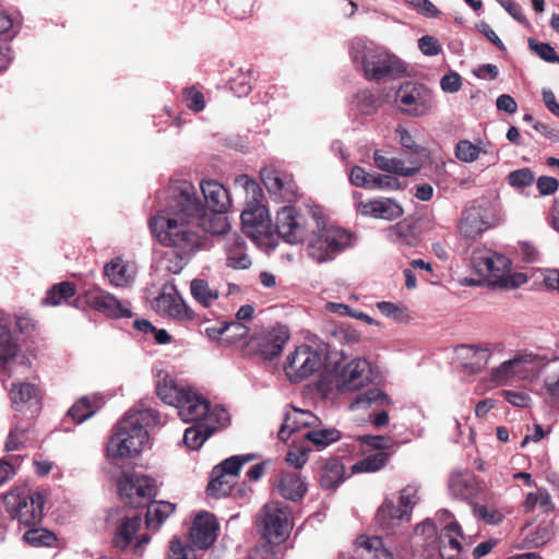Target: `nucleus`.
<instances>
[{
	"label": "nucleus",
	"mask_w": 559,
	"mask_h": 559,
	"mask_svg": "<svg viewBox=\"0 0 559 559\" xmlns=\"http://www.w3.org/2000/svg\"><path fill=\"white\" fill-rule=\"evenodd\" d=\"M226 264L236 270H245L251 265V259L246 253V242L237 233L225 236Z\"/></svg>",
	"instance_id": "obj_29"
},
{
	"label": "nucleus",
	"mask_w": 559,
	"mask_h": 559,
	"mask_svg": "<svg viewBox=\"0 0 559 559\" xmlns=\"http://www.w3.org/2000/svg\"><path fill=\"white\" fill-rule=\"evenodd\" d=\"M254 459L253 454L234 455L224 460L219 465L213 469H221V474L227 477L236 478L239 474L241 466Z\"/></svg>",
	"instance_id": "obj_50"
},
{
	"label": "nucleus",
	"mask_w": 559,
	"mask_h": 559,
	"mask_svg": "<svg viewBox=\"0 0 559 559\" xmlns=\"http://www.w3.org/2000/svg\"><path fill=\"white\" fill-rule=\"evenodd\" d=\"M390 454L386 452H377L369 454L357 461L352 469L353 473H376L382 469L389 462Z\"/></svg>",
	"instance_id": "obj_45"
},
{
	"label": "nucleus",
	"mask_w": 559,
	"mask_h": 559,
	"mask_svg": "<svg viewBox=\"0 0 559 559\" xmlns=\"http://www.w3.org/2000/svg\"><path fill=\"white\" fill-rule=\"evenodd\" d=\"M343 467L336 463L326 466L320 476V486L324 489H335L343 481Z\"/></svg>",
	"instance_id": "obj_55"
},
{
	"label": "nucleus",
	"mask_w": 559,
	"mask_h": 559,
	"mask_svg": "<svg viewBox=\"0 0 559 559\" xmlns=\"http://www.w3.org/2000/svg\"><path fill=\"white\" fill-rule=\"evenodd\" d=\"M418 48L420 51L429 57H433L440 53L441 46L439 41L429 35H425L418 39Z\"/></svg>",
	"instance_id": "obj_64"
},
{
	"label": "nucleus",
	"mask_w": 559,
	"mask_h": 559,
	"mask_svg": "<svg viewBox=\"0 0 559 559\" xmlns=\"http://www.w3.org/2000/svg\"><path fill=\"white\" fill-rule=\"evenodd\" d=\"M166 204L159 212L175 219L179 230L191 231L198 239V249L203 246L200 230L223 235L229 228L226 212L207 211L195 187L186 180L171 182L166 191Z\"/></svg>",
	"instance_id": "obj_1"
},
{
	"label": "nucleus",
	"mask_w": 559,
	"mask_h": 559,
	"mask_svg": "<svg viewBox=\"0 0 559 559\" xmlns=\"http://www.w3.org/2000/svg\"><path fill=\"white\" fill-rule=\"evenodd\" d=\"M189 386L179 385L169 374L162 376L155 385L157 396L166 404L175 406Z\"/></svg>",
	"instance_id": "obj_39"
},
{
	"label": "nucleus",
	"mask_w": 559,
	"mask_h": 559,
	"mask_svg": "<svg viewBox=\"0 0 559 559\" xmlns=\"http://www.w3.org/2000/svg\"><path fill=\"white\" fill-rule=\"evenodd\" d=\"M395 134L399 138L400 144L415 156L412 159L419 160V157L427 155V150L417 144L414 136L404 127L399 126L395 129Z\"/></svg>",
	"instance_id": "obj_52"
},
{
	"label": "nucleus",
	"mask_w": 559,
	"mask_h": 559,
	"mask_svg": "<svg viewBox=\"0 0 559 559\" xmlns=\"http://www.w3.org/2000/svg\"><path fill=\"white\" fill-rule=\"evenodd\" d=\"M358 547L364 548L369 559H393L392 554L384 547L378 536H359L356 540Z\"/></svg>",
	"instance_id": "obj_47"
},
{
	"label": "nucleus",
	"mask_w": 559,
	"mask_h": 559,
	"mask_svg": "<svg viewBox=\"0 0 559 559\" xmlns=\"http://www.w3.org/2000/svg\"><path fill=\"white\" fill-rule=\"evenodd\" d=\"M23 538L28 545L33 547H50L55 544L57 539L53 533L43 527L29 528L28 531L25 532Z\"/></svg>",
	"instance_id": "obj_51"
},
{
	"label": "nucleus",
	"mask_w": 559,
	"mask_h": 559,
	"mask_svg": "<svg viewBox=\"0 0 559 559\" xmlns=\"http://www.w3.org/2000/svg\"><path fill=\"white\" fill-rule=\"evenodd\" d=\"M508 183L514 189H524L533 185L535 181V174L531 168L524 167L511 171L508 175Z\"/></svg>",
	"instance_id": "obj_54"
},
{
	"label": "nucleus",
	"mask_w": 559,
	"mask_h": 559,
	"mask_svg": "<svg viewBox=\"0 0 559 559\" xmlns=\"http://www.w3.org/2000/svg\"><path fill=\"white\" fill-rule=\"evenodd\" d=\"M275 230L287 243H301L307 236V218L293 205L283 206L275 216Z\"/></svg>",
	"instance_id": "obj_13"
},
{
	"label": "nucleus",
	"mask_w": 559,
	"mask_h": 559,
	"mask_svg": "<svg viewBox=\"0 0 559 559\" xmlns=\"http://www.w3.org/2000/svg\"><path fill=\"white\" fill-rule=\"evenodd\" d=\"M167 559H197V555L191 545L179 538H173L169 544Z\"/></svg>",
	"instance_id": "obj_56"
},
{
	"label": "nucleus",
	"mask_w": 559,
	"mask_h": 559,
	"mask_svg": "<svg viewBox=\"0 0 559 559\" xmlns=\"http://www.w3.org/2000/svg\"><path fill=\"white\" fill-rule=\"evenodd\" d=\"M448 486L451 495L461 500L475 498L479 491L476 476L467 471L453 472Z\"/></svg>",
	"instance_id": "obj_30"
},
{
	"label": "nucleus",
	"mask_w": 559,
	"mask_h": 559,
	"mask_svg": "<svg viewBox=\"0 0 559 559\" xmlns=\"http://www.w3.org/2000/svg\"><path fill=\"white\" fill-rule=\"evenodd\" d=\"M289 340V331L286 325L276 324L263 331L258 337V347L261 355L272 360L277 357Z\"/></svg>",
	"instance_id": "obj_24"
},
{
	"label": "nucleus",
	"mask_w": 559,
	"mask_h": 559,
	"mask_svg": "<svg viewBox=\"0 0 559 559\" xmlns=\"http://www.w3.org/2000/svg\"><path fill=\"white\" fill-rule=\"evenodd\" d=\"M104 274L111 285L123 287L133 281L134 270L128 262L116 259L105 265Z\"/></svg>",
	"instance_id": "obj_37"
},
{
	"label": "nucleus",
	"mask_w": 559,
	"mask_h": 559,
	"mask_svg": "<svg viewBox=\"0 0 559 559\" xmlns=\"http://www.w3.org/2000/svg\"><path fill=\"white\" fill-rule=\"evenodd\" d=\"M485 152L486 151L481 146L474 144L468 140H461L455 145V156L464 163L475 162L479 157L480 153Z\"/></svg>",
	"instance_id": "obj_53"
},
{
	"label": "nucleus",
	"mask_w": 559,
	"mask_h": 559,
	"mask_svg": "<svg viewBox=\"0 0 559 559\" xmlns=\"http://www.w3.org/2000/svg\"><path fill=\"white\" fill-rule=\"evenodd\" d=\"M103 405L104 400L99 395L83 396L69 408L67 415L79 425L91 418Z\"/></svg>",
	"instance_id": "obj_36"
},
{
	"label": "nucleus",
	"mask_w": 559,
	"mask_h": 559,
	"mask_svg": "<svg viewBox=\"0 0 559 559\" xmlns=\"http://www.w3.org/2000/svg\"><path fill=\"white\" fill-rule=\"evenodd\" d=\"M178 416L185 423H202L207 421V417L218 407L211 406L210 402L190 388L186 390L185 394L181 395L180 400L176 403Z\"/></svg>",
	"instance_id": "obj_17"
},
{
	"label": "nucleus",
	"mask_w": 559,
	"mask_h": 559,
	"mask_svg": "<svg viewBox=\"0 0 559 559\" xmlns=\"http://www.w3.org/2000/svg\"><path fill=\"white\" fill-rule=\"evenodd\" d=\"M322 365L321 355L310 346L297 347L284 366L286 376L292 382H299L313 374Z\"/></svg>",
	"instance_id": "obj_15"
},
{
	"label": "nucleus",
	"mask_w": 559,
	"mask_h": 559,
	"mask_svg": "<svg viewBox=\"0 0 559 559\" xmlns=\"http://www.w3.org/2000/svg\"><path fill=\"white\" fill-rule=\"evenodd\" d=\"M386 236L390 241L397 245L413 247L417 242L415 228L406 222L390 226L386 230Z\"/></svg>",
	"instance_id": "obj_43"
},
{
	"label": "nucleus",
	"mask_w": 559,
	"mask_h": 559,
	"mask_svg": "<svg viewBox=\"0 0 559 559\" xmlns=\"http://www.w3.org/2000/svg\"><path fill=\"white\" fill-rule=\"evenodd\" d=\"M371 366L367 359H353L342 371L338 389L342 392L357 391L371 381Z\"/></svg>",
	"instance_id": "obj_21"
},
{
	"label": "nucleus",
	"mask_w": 559,
	"mask_h": 559,
	"mask_svg": "<svg viewBox=\"0 0 559 559\" xmlns=\"http://www.w3.org/2000/svg\"><path fill=\"white\" fill-rule=\"evenodd\" d=\"M544 373V389L547 400L556 407H559V357L554 356L546 362H542Z\"/></svg>",
	"instance_id": "obj_34"
},
{
	"label": "nucleus",
	"mask_w": 559,
	"mask_h": 559,
	"mask_svg": "<svg viewBox=\"0 0 559 559\" xmlns=\"http://www.w3.org/2000/svg\"><path fill=\"white\" fill-rule=\"evenodd\" d=\"M543 359L533 354L518 355L501 362L491 371V381L498 385L506 384L512 379H527L540 368Z\"/></svg>",
	"instance_id": "obj_12"
},
{
	"label": "nucleus",
	"mask_w": 559,
	"mask_h": 559,
	"mask_svg": "<svg viewBox=\"0 0 559 559\" xmlns=\"http://www.w3.org/2000/svg\"><path fill=\"white\" fill-rule=\"evenodd\" d=\"M309 452L310 450L304 447L289 450L286 462L295 468H301L308 461Z\"/></svg>",
	"instance_id": "obj_63"
},
{
	"label": "nucleus",
	"mask_w": 559,
	"mask_h": 559,
	"mask_svg": "<svg viewBox=\"0 0 559 559\" xmlns=\"http://www.w3.org/2000/svg\"><path fill=\"white\" fill-rule=\"evenodd\" d=\"M371 178L372 174L367 173L360 166H354L349 173V181L352 185L365 189H370L371 187Z\"/></svg>",
	"instance_id": "obj_62"
},
{
	"label": "nucleus",
	"mask_w": 559,
	"mask_h": 559,
	"mask_svg": "<svg viewBox=\"0 0 559 559\" xmlns=\"http://www.w3.org/2000/svg\"><path fill=\"white\" fill-rule=\"evenodd\" d=\"M141 525L142 520L140 516L124 519L118 526L112 538L115 547L119 549H127L128 547H131L133 554H141L143 546L150 543V536L147 534L136 536Z\"/></svg>",
	"instance_id": "obj_19"
},
{
	"label": "nucleus",
	"mask_w": 559,
	"mask_h": 559,
	"mask_svg": "<svg viewBox=\"0 0 559 559\" xmlns=\"http://www.w3.org/2000/svg\"><path fill=\"white\" fill-rule=\"evenodd\" d=\"M528 47L533 50L538 57L547 62H558L559 56L555 51L554 47L546 43H538L533 38L528 39Z\"/></svg>",
	"instance_id": "obj_57"
},
{
	"label": "nucleus",
	"mask_w": 559,
	"mask_h": 559,
	"mask_svg": "<svg viewBox=\"0 0 559 559\" xmlns=\"http://www.w3.org/2000/svg\"><path fill=\"white\" fill-rule=\"evenodd\" d=\"M395 103L402 114L411 117L427 115L433 105L430 91L423 84L407 82L395 93Z\"/></svg>",
	"instance_id": "obj_11"
},
{
	"label": "nucleus",
	"mask_w": 559,
	"mask_h": 559,
	"mask_svg": "<svg viewBox=\"0 0 559 559\" xmlns=\"http://www.w3.org/2000/svg\"><path fill=\"white\" fill-rule=\"evenodd\" d=\"M200 189L207 211L226 212L230 205L227 190L216 180H202Z\"/></svg>",
	"instance_id": "obj_27"
},
{
	"label": "nucleus",
	"mask_w": 559,
	"mask_h": 559,
	"mask_svg": "<svg viewBox=\"0 0 559 559\" xmlns=\"http://www.w3.org/2000/svg\"><path fill=\"white\" fill-rule=\"evenodd\" d=\"M373 162L380 170L402 177H411L415 175L421 166L420 160L417 159H409L411 165L407 166L403 159L389 157L380 150L374 151Z\"/></svg>",
	"instance_id": "obj_31"
},
{
	"label": "nucleus",
	"mask_w": 559,
	"mask_h": 559,
	"mask_svg": "<svg viewBox=\"0 0 559 559\" xmlns=\"http://www.w3.org/2000/svg\"><path fill=\"white\" fill-rule=\"evenodd\" d=\"M376 519L383 530L390 531L402 522H409L411 515L400 503L395 504L393 500L385 499L379 507Z\"/></svg>",
	"instance_id": "obj_32"
},
{
	"label": "nucleus",
	"mask_w": 559,
	"mask_h": 559,
	"mask_svg": "<svg viewBox=\"0 0 559 559\" xmlns=\"http://www.w3.org/2000/svg\"><path fill=\"white\" fill-rule=\"evenodd\" d=\"M153 307L160 316L177 321L187 322L193 319V311L171 283L163 285L159 295L154 299Z\"/></svg>",
	"instance_id": "obj_14"
},
{
	"label": "nucleus",
	"mask_w": 559,
	"mask_h": 559,
	"mask_svg": "<svg viewBox=\"0 0 559 559\" xmlns=\"http://www.w3.org/2000/svg\"><path fill=\"white\" fill-rule=\"evenodd\" d=\"M462 536V530L457 522L453 521L445 526V534L440 539V556L442 559H459L462 554V544L457 539Z\"/></svg>",
	"instance_id": "obj_35"
},
{
	"label": "nucleus",
	"mask_w": 559,
	"mask_h": 559,
	"mask_svg": "<svg viewBox=\"0 0 559 559\" xmlns=\"http://www.w3.org/2000/svg\"><path fill=\"white\" fill-rule=\"evenodd\" d=\"M118 489L121 500L132 507L145 506L157 493L154 478L142 473H126L118 479Z\"/></svg>",
	"instance_id": "obj_9"
},
{
	"label": "nucleus",
	"mask_w": 559,
	"mask_h": 559,
	"mask_svg": "<svg viewBox=\"0 0 559 559\" xmlns=\"http://www.w3.org/2000/svg\"><path fill=\"white\" fill-rule=\"evenodd\" d=\"M74 294L75 287L72 283L61 282L47 290L43 304L46 306H59L74 296Z\"/></svg>",
	"instance_id": "obj_48"
},
{
	"label": "nucleus",
	"mask_w": 559,
	"mask_h": 559,
	"mask_svg": "<svg viewBox=\"0 0 559 559\" xmlns=\"http://www.w3.org/2000/svg\"><path fill=\"white\" fill-rule=\"evenodd\" d=\"M261 179L271 193H278L283 198H292L297 193V186L293 177L273 168L261 170Z\"/></svg>",
	"instance_id": "obj_28"
},
{
	"label": "nucleus",
	"mask_w": 559,
	"mask_h": 559,
	"mask_svg": "<svg viewBox=\"0 0 559 559\" xmlns=\"http://www.w3.org/2000/svg\"><path fill=\"white\" fill-rule=\"evenodd\" d=\"M236 183L242 187L252 199L241 212L240 217L243 230L250 235L263 233L269 227V213L266 207L258 202L262 197L261 188L255 180L247 175L237 177Z\"/></svg>",
	"instance_id": "obj_7"
},
{
	"label": "nucleus",
	"mask_w": 559,
	"mask_h": 559,
	"mask_svg": "<svg viewBox=\"0 0 559 559\" xmlns=\"http://www.w3.org/2000/svg\"><path fill=\"white\" fill-rule=\"evenodd\" d=\"M263 537L271 544L284 542L292 527L290 511L282 502H269L264 506L261 516Z\"/></svg>",
	"instance_id": "obj_10"
},
{
	"label": "nucleus",
	"mask_w": 559,
	"mask_h": 559,
	"mask_svg": "<svg viewBox=\"0 0 559 559\" xmlns=\"http://www.w3.org/2000/svg\"><path fill=\"white\" fill-rule=\"evenodd\" d=\"M358 439L362 444L379 450V452H384V450L391 449L394 444V440L391 437L385 436L364 435L360 436Z\"/></svg>",
	"instance_id": "obj_59"
},
{
	"label": "nucleus",
	"mask_w": 559,
	"mask_h": 559,
	"mask_svg": "<svg viewBox=\"0 0 559 559\" xmlns=\"http://www.w3.org/2000/svg\"><path fill=\"white\" fill-rule=\"evenodd\" d=\"M275 485L280 495L292 501L301 499L307 490L306 483L296 472L281 473Z\"/></svg>",
	"instance_id": "obj_33"
},
{
	"label": "nucleus",
	"mask_w": 559,
	"mask_h": 559,
	"mask_svg": "<svg viewBox=\"0 0 559 559\" xmlns=\"http://www.w3.org/2000/svg\"><path fill=\"white\" fill-rule=\"evenodd\" d=\"M218 524L213 514L200 513L195 516L190 530L191 543L200 549L210 548L217 537Z\"/></svg>",
	"instance_id": "obj_23"
},
{
	"label": "nucleus",
	"mask_w": 559,
	"mask_h": 559,
	"mask_svg": "<svg viewBox=\"0 0 559 559\" xmlns=\"http://www.w3.org/2000/svg\"><path fill=\"white\" fill-rule=\"evenodd\" d=\"M148 224L159 242L173 249L164 258L165 269L173 274H179L199 251L197 237L191 231L179 230L175 219L165 217L159 211Z\"/></svg>",
	"instance_id": "obj_3"
},
{
	"label": "nucleus",
	"mask_w": 559,
	"mask_h": 559,
	"mask_svg": "<svg viewBox=\"0 0 559 559\" xmlns=\"http://www.w3.org/2000/svg\"><path fill=\"white\" fill-rule=\"evenodd\" d=\"M500 345H459L455 349L456 356L464 369L472 373H478L484 370L492 355L495 348Z\"/></svg>",
	"instance_id": "obj_20"
},
{
	"label": "nucleus",
	"mask_w": 559,
	"mask_h": 559,
	"mask_svg": "<svg viewBox=\"0 0 559 559\" xmlns=\"http://www.w3.org/2000/svg\"><path fill=\"white\" fill-rule=\"evenodd\" d=\"M185 102L189 109L199 112L204 109L205 100L203 94L194 87L185 90Z\"/></svg>",
	"instance_id": "obj_61"
},
{
	"label": "nucleus",
	"mask_w": 559,
	"mask_h": 559,
	"mask_svg": "<svg viewBox=\"0 0 559 559\" xmlns=\"http://www.w3.org/2000/svg\"><path fill=\"white\" fill-rule=\"evenodd\" d=\"M472 265L477 274L490 282L491 285L500 287H515L510 283L508 259L488 249H475L472 253Z\"/></svg>",
	"instance_id": "obj_8"
},
{
	"label": "nucleus",
	"mask_w": 559,
	"mask_h": 559,
	"mask_svg": "<svg viewBox=\"0 0 559 559\" xmlns=\"http://www.w3.org/2000/svg\"><path fill=\"white\" fill-rule=\"evenodd\" d=\"M12 405L16 411H21L27 403L38 401V389L32 383L13 384L10 391Z\"/></svg>",
	"instance_id": "obj_41"
},
{
	"label": "nucleus",
	"mask_w": 559,
	"mask_h": 559,
	"mask_svg": "<svg viewBox=\"0 0 559 559\" xmlns=\"http://www.w3.org/2000/svg\"><path fill=\"white\" fill-rule=\"evenodd\" d=\"M391 399L379 389H369L362 393H359L355 400L350 403L349 408L357 411L360 408H367L372 405L385 406L391 405Z\"/></svg>",
	"instance_id": "obj_40"
},
{
	"label": "nucleus",
	"mask_w": 559,
	"mask_h": 559,
	"mask_svg": "<svg viewBox=\"0 0 559 559\" xmlns=\"http://www.w3.org/2000/svg\"><path fill=\"white\" fill-rule=\"evenodd\" d=\"M304 438L312 442L321 450L341 439V432L334 428L313 429L304 435Z\"/></svg>",
	"instance_id": "obj_49"
},
{
	"label": "nucleus",
	"mask_w": 559,
	"mask_h": 559,
	"mask_svg": "<svg viewBox=\"0 0 559 559\" xmlns=\"http://www.w3.org/2000/svg\"><path fill=\"white\" fill-rule=\"evenodd\" d=\"M354 63H360L367 80H381L385 76L400 75L405 72L404 63L384 48L361 38L355 39L350 47Z\"/></svg>",
	"instance_id": "obj_4"
},
{
	"label": "nucleus",
	"mask_w": 559,
	"mask_h": 559,
	"mask_svg": "<svg viewBox=\"0 0 559 559\" xmlns=\"http://www.w3.org/2000/svg\"><path fill=\"white\" fill-rule=\"evenodd\" d=\"M162 423L157 411L143 403L126 413L107 443V455L112 460L131 459L148 442V428Z\"/></svg>",
	"instance_id": "obj_2"
},
{
	"label": "nucleus",
	"mask_w": 559,
	"mask_h": 559,
	"mask_svg": "<svg viewBox=\"0 0 559 559\" xmlns=\"http://www.w3.org/2000/svg\"><path fill=\"white\" fill-rule=\"evenodd\" d=\"M419 501L418 489L413 485H408L400 492V504L407 509V513L412 514L413 508Z\"/></svg>",
	"instance_id": "obj_60"
},
{
	"label": "nucleus",
	"mask_w": 559,
	"mask_h": 559,
	"mask_svg": "<svg viewBox=\"0 0 559 559\" xmlns=\"http://www.w3.org/2000/svg\"><path fill=\"white\" fill-rule=\"evenodd\" d=\"M489 226L486 219V210L473 204L463 211L459 229L463 237L475 239L487 230Z\"/></svg>",
	"instance_id": "obj_25"
},
{
	"label": "nucleus",
	"mask_w": 559,
	"mask_h": 559,
	"mask_svg": "<svg viewBox=\"0 0 559 559\" xmlns=\"http://www.w3.org/2000/svg\"><path fill=\"white\" fill-rule=\"evenodd\" d=\"M175 504L168 501H158L148 506L146 511V524L152 530H158L160 525L174 513Z\"/></svg>",
	"instance_id": "obj_42"
},
{
	"label": "nucleus",
	"mask_w": 559,
	"mask_h": 559,
	"mask_svg": "<svg viewBox=\"0 0 559 559\" xmlns=\"http://www.w3.org/2000/svg\"><path fill=\"white\" fill-rule=\"evenodd\" d=\"M229 415L223 407H217L207 417V421L195 423L186 429L183 435L185 444L192 450H198L217 429L226 427Z\"/></svg>",
	"instance_id": "obj_16"
},
{
	"label": "nucleus",
	"mask_w": 559,
	"mask_h": 559,
	"mask_svg": "<svg viewBox=\"0 0 559 559\" xmlns=\"http://www.w3.org/2000/svg\"><path fill=\"white\" fill-rule=\"evenodd\" d=\"M370 189L399 190L401 189V183L393 176L373 173Z\"/></svg>",
	"instance_id": "obj_58"
},
{
	"label": "nucleus",
	"mask_w": 559,
	"mask_h": 559,
	"mask_svg": "<svg viewBox=\"0 0 559 559\" xmlns=\"http://www.w3.org/2000/svg\"><path fill=\"white\" fill-rule=\"evenodd\" d=\"M86 302L91 308L108 318L122 319L132 317L131 305L128 300L118 299L104 289L88 290L86 293Z\"/></svg>",
	"instance_id": "obj_18"
},
{
	"label": "nucleus",
	"mask_w": 559,
	"mask_h": 559,
	"mask_svg": "<svg viewBox=\"0 0 559 559\" xmlns=\"http://www.w3.org/2000/svg\"><path fill=\"white\" fill-rule=\"evenodd\" d=\"M320 419L311 412L292 407L285 412L278 438L286 441L290 433L301 428L316 427Z\"/></svg>",
	"instance_id": "obj_26"
},
{
	"label": "nucleus",
	"mask_w": 559,
	"mask_h": 559,
	"mask_svg": "<svg viewBox=\"0 0 559 559\" xmlns=\"http://www.w3.org/2000/svg\"><path fill=\"white\" fill-rule=\"evenodd\" d=\"M10 318L0 310V365L13 358L17 350V341L9 329Z\"/></svg>",
	"instance_id": "obj_38"
},
{
	"label": "nucleus",
	"mask_w": 559,
	"mask_h": 559,
	"mask_svg": "<svg viewBox=\"0 0 559 559\" xmlns=\"http://www.w3.org/2000/svg\"><path fill=\"white\" fill-rule=\"evenodd\" d=\"M355 236L344 228L329 225L313 231L308 242V254L318 263L330 262L337 254L350 248Z\"/></svg>",
	"instance_id": "obj_5"
},
{
	"label": "nucleus",
	"mask_w": 559,
	"mask_h": 559,
	"mask_svg": "<svg viewBox=\"0 0 559 559\" xmlns=\"http://www.w3.org/2000/svg\"><path fill=\"white\" fill-rule=\"evenodd\" d=\"M357 211L367 217L376 219L394 221L403 216L402 205L391 198H378L357 203Z\"/></svg>",
	"instance_id": "obj_22"
},
{
	"label": "nucleus",
	"mask_w": 559,
	"mask_h": 559,
	"mask_svg": "<svg viewBox=\"0 0 559 559\" xmlns=\"http://www.w3.org/2000/svg\"><path fill=\"white\" fill-rule=\"evenodd\" d=\"M190 292L195 301L207 308L218 299L217 289L211 288L209 283L202 278H194L190 283Z\"/></svg>",
	"instance_id": "obj_44"
},
{
	"label": "nucleus",
	"mask_w": 559,
	"mask_h": 559,
	"mask_svg": "<svg viewBox=\"0 0 559 559\" xmlns=\"http://www.w3.org/2000/svg\"><path fill=\"white\" fill-rule=\"evenodd\" d=\"M5 511L25 526H36L41 522L44 497L39 492L15 489L3 498Z\"/></svg>",
	"instance_id": "obj_6"
},
{
	"label": "nucleus",
	"mask_w": 559,
	"mask_h": 559,
	"mask_svg": "<svg viewBox=\"0 0 559 559\" xmlns=\"http://www.w3.org/2000/svg\"><path fill=\"white\" fill-rule=\"evenodd\" d=\"M236 478L221 474V469L212 471V479L207 485V495L214 498L226 497L230 493Z\"/></svg>",
	"instance_id": "obj_46"
}]
</instances>
